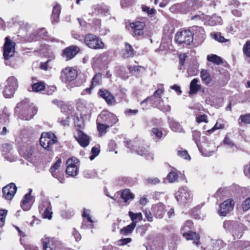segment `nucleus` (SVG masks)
Segmentation results:
<instances>
[{"label":"nucleus","mask_w":250,"mask_h":250,"mask_svg":"<svg viewBox=\"0 0 250 250\" xmlns=\"http://www.w3.org/2000/svg\"><path fill=\"white\" fill-rule=\"evenodd\" d=\"M17 191V187L14 183H11L2 188L3 197L6 200H11Z\"/></svg>","instance_id":"nucleus-15"},{"label":"nucleus","mask_w":250,"mask_h":250,"mask_svg":"<svg viewBox=\"0 0 250 250\" xmlns=\"http://www.w3.org/2000/svg\"><path fill=\"white\" fill-rule=\"evenodd\" d=\"M196 121L198 123L202 122L208 123L207 116L206 115H199L196 118Z\"/></svg>","instance_id":"nucleus-61"},{"label":"nucleus","mask_w":250,"mask_h":250,"mask_svg":"<svg viewBox=\"0 0 250 250\" xmlns=\"http://www.w3.org/2000/svg\"><path fill=\"white\" fill-rule=\"evenodd\" d=\"M77 71L72 67H66L61 72V78L62 80L64 82H71L77 77Z\"/></svg>","instance_id":"nucleus-10"},{"label":"nucleus","mask_w":250,"mask_h":250,"mask_svg":"<svg viewBox=\"0 0 250 250\" xmlns=\"http://www.w3.org/2000/svg\"><path fill=\"white\" fill-rule=\"evenodd\" d=\"M198 80L196 78L193 79L190 83V91L189 93L194 94L198 92L201 89V86L198 84Z\"/></svg>","instance_id":"nucleus-27"},{"label":"nucleus","mask_w":250,"mask_h":250,"mask_svg":"<svg viewBox=\"0 0 250 250\" xmlns=\"http://www.w3.org/2000/svg\"><path fill=\"white\" fill-rule=\"evenodd\" d=\"M177 155L181 158L188 160L190 159V157L186 150H183V149L178 150Z\"/></svg>","instance_id":"nucleus-46"},{"label":"nucleus","mask_w":250,"mask_h":250,"mask_svg":"<svg viewBox=\"0 0 250 250\" xmlns=\"http://www.w3.org/2000/svg\"><path fill=\"white\" fill-rule=\"evenodd\" d=\"M121 197L125 202L132 200L134 198V195L131 192L129 189H125L124 190L121 194Z\"/></svg>","instance_id":"nucleus-28"},{"label":"nucleus","mask_w":250,"mask_h":250,"mask_svg":"<svg viewBox=\"0 0 250 250\" xmlns=\"http://www.w3.org/2000/svg\"><path fill=\"white\" fill-rule=\"evenodd\" d=\"M152 133L156 136L160 138L163 135V133L161 130H160L158 128H153L152 129Z\"/></svg>","instance_id":"nucleus-64"},{"label":"nucleus","mask_w":250,"mask_h":250,"mask_svg":"<svg viewBox=\"0 0 250 250\" xmlns=\"http://www.w3.org/2000/svg\"><path fill=\"white\" fill-rule=\"evenodd\" d=\"M175 197L178 202L185 204L190 201L192 199V195L187 188L182 187L180 188L175 193Z\"/></svg>","instance_id":"nucleus-9"},{"label":"nucleus","mask_w":250,"mask_h":250,"mask_svg":"<svg viewBox=\"0 0 250 250\" xmlns=\"http://www.w3.org/2000/svg\"><path fill=\"white\" fill-rule=\"evenodd\" d=\"M122 55L124 58L132 57L134 56V50L132 46L127 42L125 43V47L122 50Z\"/></svg>","instance_id":"nucleus-25"},{"label":"nucleus","mask_w":250,"mask_h":250,"mask_svg":"<svg viewBox=\"0 0 250 250\" xmlns=\"http://www.w3.org/2000/svg\"><path fill=\"white\" fill-rule=\"evenodd\" d=\"M131 241V239L130 238L120 239L118 241V245L119 246H123L130 243Z\"/></svg>","instance_id":"nucleus-62"},{"label":"nucleus","mask_w":250,"mask_h":250,"mask_svg":"<svg viewBox=\"0 0 250 250\" xmlns=\"http://www.w3.org/2000/svg\"><path fill=\"white\" fill-rule=\"evenodd\" d=\"M32 88L33 91L38 92L45 89V84L42 82L37 83L32 85Z\"/></svg>","instance_id":"nucleus-39"},{"label":"nucleus","mask_w":250,"mask_h":250,"mask_svg":"<svg viewBox=\"0 0 250 250\" xmlns=\"http://www.w3.org/2000/svg\"><path fill=\"white\" fill-rule=\"evenodd\" d=\"M169 124L171 129L174 132H182L183 129L182 126L173 119L169 120Z\"/></svg>","instance_id":"nucleus-29"},{"label":"nucleus","mask_w":250,"mask_h":250,"mask_svg":"<svg viewBox=\"0 0 250 250\" xmlns=\"http://www.w3.org/2000/svg\"><path fill=\"white\" fill-rule=\"evenodd\" d=\"M243 52L245 56L250 59V41H247L244 45Z\"/></svg>","instance_id":"nucleus-45"},{"label":"nucleus","mask_w":250,"mask_h":250,"mask_svg":"<svg viewBox=\"0 0 250 250\" xmlns=\"http://www.w3.org/2000/svg\"><path fill=\"white\" fill-rule=\"evenodd\" d=\"M62 163V159L59 158H58L56 161L54 163L53 165L50 167L49 169V171L51 173L52 176L58 180H60L59 178V172H56V170H58Z\"/></svg>","instance_id":"nucleus-24"},{"label":"nucleus","mask_w":250,"mask_h":250,"mask_svg":"<svg viewBox=\"0 0 250 250\" xmlns=\"http://www.w3.org/2000/svg\"><path fill=\"white\" fill-rule=\"evenodd\" d=\"M74 137L79 144L83 147H86L89 144V137L80 130H77Z\"/></svg>","instance_id":"nucleus-16"},{"label":"nucleus","mask_w":250,"mask_h":250,"mask_svg":"<svg viewBox=\"0 0 250 250\" xmlns=\"http://www.w3.org/2000/svg\"><path fill=\"white\" fill-rule=\"evenodd\" d=\"M97 9H99V12L101 13L102 14L106 15V14L108 12V9L104 6H97Z\"/></svg>","instance_id":"nucleus-63"},{"label":"nucleus","mask_w":250,"mask_h":250,"mask_svg":"<svg viewBox=\"0 0 250 250\" xmlns=\"http://www.w3.org/2000/svg\"><path fill=\"white\" fill-rule=\"evenodd\" d=\"M210 24L214 26L217 24H221L222 22V19L220 16L216 15L212 16L210 19Z\"/></svg>","instance_id":"nucleus-43"},{"label":"nucleus","mask_w":250,"mask_h":250,"mask_svg":"<svg viewBox=\"0 0 250 250\" xmlns=\"http://www.w3.org/2000/svg\"><path fill=\"white\" fill-rule=\"evenodd\" d=\"M234 201L229 199L224 201L219 207L218 213L221 216H225L233 209Z\"/></svg>","instance_id":"nucleus-12"},{"label":"nucleus","mask_w":250,"mask_h":250,"mask_svg":"<svg viewBox=\"0 0 250 250\" xmlns=\"http://www.w3.org/2000/svg\"><path fill=\"white\" fill-rule=\"evenodd\" d=\"M61 12V7L59 5H56L53 7L51 19L52 22H57L59 18Z\"/></svg>","instance_id":"nucleus-30"},{"label":"nucleus","mask_w":250,"mask_h":250,"mask_svg":"<svg viewBox=\"0 0 250 250\" xmlns=\"http://www.w3.org/2000/svg\"><path fill=\"white\" fill-rule=\"evenodd\" d=\"M78 172V167H67L66 168V173L72 177H75Z\"/></svg>","instance_id":"nucleus-41"},{"label":"nucleus","mask_w":250,"mask_h":250,"mask_svg":"<svg viewBox=\"0 0 250 250\" xmlns=\"http://www.w3.org/2000/svg\"><path fill=\"white\" fill-rule=\"evenodd\" d=\"M5 43L3 46V57L5 60V64L11 66L9 60L14 56L15 53V43L11 41L9 37H6Z\"/></svg>","instance_id":"nucleus-6"},{"label":"nucleus","mask_w":250,"mask_h":250,"mask_svg":"<svg viewBox=\"0 0 250 250\" xmlns=\"http://www.w3.org/2000/svg\"><path fill=\"white\" fill-rule=\"evenodd\" d=\"M125 146L129 149L131 152L135 151L138 154L144 156L146 159L150 160L153 159V155L149 152L148 150L142 146V142L140 141H133L126 140L124 142Z\"/></svg>","instance_id":"nucleus-2"},{"label":"nucleus","mask_w":250,"mask_h":250,"mask_svg":"<svg viewBox=\"0 0 250 250\" xmlns=\"http://www.w3.org/2000/svg\"><path fill=\"white\" fill-rule=\"evenodd\" d=\"M163 89L162 87L159 88L155 91L153 96L146 98L141 103V104H143L146 102H149L150 104L154 106L155 104L162 101L161 95L163 93Z\"/></svg>","instance_id":"nucleus-13"},{"label":"nucleus","mask_w":250,"mask_h":250,"mask_svg":"<svg viewBox=\"0 0 250 250\" xmlns=\"http://www.w3.org/2000/svg\"><path fill=\"white\" fill-rule=\"evenodd\" d=\"M84 42L87 47L95 50L103 49L104 46L102 40L92 34H87L85 35Z\"/></svg>","instance_id":"nucleus-4"},{"label":"nucleus","mask_w":250,"mask_h":250,"mask_svg":"<svg viewBox=\"0 0 250 250\" xmlns=\"http://www.w3.org/2000/svg\"><path fill=\"white\" fill-rule=\"evenodd\" d=\"M39 210L42 213L43 218L51 219L52 218V211L51 203L49 201L45 200L42 201L39 205Z\"/></svg>","instance_id":"nucleus-11"},{"label":"nucleus","mask_w":250,"mask_h":250,"mask_svg":"<svg viewBox=\"0 0 250 250\" xmlns=\"http://www.w3.org/2000/svg\"><path fill=\"white\" fill-rule=\"evenodd\" d=\"M34 154V150L32 147H28L23 152L22 155L24 157L27 159H29L32 157Z\"/></svg>","instance_id":"nucleus-47"},{"label":"nucleus","mask_w":250,"mask_h":250,"mask_svg":"<svg viewBox=\"0 0 250 250\" xmlns=\"http://www.w3.org/2000/svg\"><path fill=\"white\" fill-rule=\"evenodd\" d=\"M212 38L215 40L218 41L219 42H226L227 40H226L224 37H223L220 33H215L212 35Z\"/></svg>","instance_id":"nucleus-54"},{"label":"nucleus","mask_w":250,"mask_h":250,"mask_svg":"<svg viewBox=\"0 0 250 250\" xmlns=\"http://www.w3.org/2000/svg\"><path fill=\"white\" fill-rule=\"evenodd\" d=\"M99 94L102 98L105 100L108 104L113 105L115 104V97L108 90L106 89H100Z\"/></svg>","instance_id":"nucleus-19"},{"label":"nucleus","mask_w":250,"mask_h":250,"mask_svg":"<svg viewBox=\"0 0 250 250\" xmlns=\"http://www.w3.org/2000/svg\"><path fill=\"white\" fill-rule=\"evenodd\" d=\"M201 77L202 81L206 84H208L210 83L211 78L210 74L208 70H203L201 72Z\"/></svg>","instance_id":"nucleus-35"},{"label":"nucleus","mask_w":250,"mask_h":250,"mask_svg":"<svg viewBox=\"0 0 250 250\" xmlns=\"http://www.w3.org/2000/svg\"><path fill=\"white\" fill-rule=\"evenodd\" d=\"M97 119L98 121L103 122L109 126H112L118 121V119L116 115L106 110H103Z\"/></svg>","instance_id":"nucleus-8"},{"label":"nucleus","mask_w":250,"mask_h":250,"mask_svg":"<svg viewBox=\"0 0 250 250\" xmlns=\"http://www.w3.org/2000/svg\"><path fill=\"white\" fill-rule=\"evenodd\" d=\"M102 75L100 73L96 74L91 80V85L92 87H95L101 84Z\"/></svg>","instance_id":"nucleus-42"},{"label":"nucleus","mask_w":250,"mask_h":250,"mask_svg":"<svg viewBox=\"0 0 250 250\" xmlns=\"http://www.w3.org/2000/svg\"><path fill=\"white\" fill-rule=\"evenodd\" d=\"M193 224L191 221L188 220L184 226L181 228V232L183 236L187 240H193V243L196 245H200V236L198 233L190 231Z\"/></svg>","instance_id":"nucleus-3"},{"label":"nucleus","mask_w":250,"mask_h":250,"mask_svg":"<svg viewBox=\"0 0 250 250\" xmlns=\"http://www.w3.org/2000/svg\"><path fill=\"white\" fill-rule=\"evenodd\" d=\"M129 25L133 31V35L141 36L144 34V29L146 25L145 22L136 21L131 22Z\"/></svg>","instance_id":"nucleus-17"},{"label":"nucleus","mask_w":250,"mask_h":250,"mask_svg":"<svg viewBox=\"0 0 250 250\" xmlns=\"http://www.w3.org/2000/svg\"><path fill=\"white\" fill-rule=\"evenodd\" d=\"M128 214L132 221V223H135V226L136 225L137 222L141 221L143 219L142 214L140 212L135 213L131 211H129Z\"/></svg>","instance_id":"nucleus-34"},{"label":"nucleus","mask_w":250,"mask_h":250,"mask_svg":"<svg viewBox=\"0 0 250 250\" xmlns=\"http://www.w3.org/2000/svg\"><path fill=\"white\" fill-rule=\"evenodd\" d=\"M96 175V171L94 169L86 170L83 172L84 177L88 179L94 178Z\"/></svg>","instance_id":"nucleus-48"},{"label":"nucleus","mask_w":250,"mask_h":250,"mask_svg":"<svg viewBox=\"0 0 250 250\" xmlns=\"http://www.w3.org/2000/svg\"><path fill=\"white\" fill-rule=\"evenodd\" d=\"M152 209L156 218H162L165 212V206L161 203H159L153 205Z\"/></svg>","instance_id":"nucleus-21"},{"label":"nucleus","mask_w":250,"mask_h":250,"mask_svg":"<svg viewBox=\"0 0 250 250\" xmlns=\"http://www.w3.org/2000/svg\"><path fill=\"white\" fill-rule=\"evenodd\" d=\"M21 27L19 29V33L21 34V36L26 37L25 35L27 33L28 24L26 22H23L20 24Z\"/></svg>","instance_id":"nucleus-44"},{"label":"nucleus","mask_w":250,"mask_h":250,"mask_svg":"<svg viewBox=\"0 0 250 250\" xmlns=\"http://www.w3.org/2000/svg\"><path fill=\"white\" fill-rule=\"evenodd\" d=\"M4 157L5 159L11 162H15L18 159L17 155L15 154L13 151L8 152V153H4Z\"/></svg>","instance_id":"nucleus-40"},{"label":"nucleus","mask_w":250,"mask_h":250,"mask_svg":"<svg viewBox=\"0 0 250 250\" xmlns=\"http://www.w3.org/2000/svg\"><path fill=\"white\" fill-rule=\"evenodd\" d=\"M79 51L80 48L78 46L72 45L63 51V55L67 60H70L74 57Z\"/></svg>","instance_id":"nucleus-23"},{"label":"nucleus","mask_w":250,"mask_h":250,"mask_svg":"<svg viewBox=\"0 0 250 250\" xmlns=\"http://www.w3.org/2000/svg\"><path fill=\"white\" fill-rule=\"evenodd\" d=\"M169 10L173 13H186L184 4L183 3H176L169 8Z\"/></svg>","instance_id":"nucleus-26"},{"label":"nucleus","mask_w":250,"mask_h":250,"mask_svg":"<svg viewBox=\"0 0 250 250\" xmlns=\"http://www.w3.org/2000/svg\"><path fill=\"white\" fill-rule=\"evenodd\" d=\"M90 210L86 208L83 209V216L86 219V221L85 220L83 221L81 226L82 229H85L93 227L94 221L90 217Z\"/></svg>","instance_id":"nucleus-18"},{"label":"nucleus","mask_w":250,"mask_h":250,"mask_svg":"<svg viewBox=\"0 0 250 250\" xmlns=\"http://www.w3.org/2000/svg\"><path fill=\"white\" fill-rule=\"evenodd\" d=\"M19 109L21 111V113H19L20 117L25 120L31 119L37 112V109L35 106L29 104L27 99L17 104L15 109V112H19Z\"/></svg>","instance_id":"nucleus-1"},{"label":"nucleus","mask_w":250,"mask_h":250,"mask_svg":"<svg viewBox=\"0 0 250 250\" xmlns=\"http://www.w3.org/2000/svg\"><path fill=\"white\" fill-rule=\"evenodd\" d=\"M6 86H10V87L17 89L18 86L17 79L14 76L9 77L7 80Z\"/></svg>","instance_id":"nucleus-36"},{"label":"nucleus","mask_w":250,"mask_h":250,"mask_svg":"<svg viewBox=\"0 0 250 250\" xmlns=\"http://www.w3.org/2000/svg\"><path fill=\"white\" fill-rule=\"evenodd\" d=\"M78 160L75 157L68 159L66 161L67 167H78Z\"/></svg>","instance_id":"nucleus-52"},{"label":"nucleus","mask_w":250,"mask_h":250,"mask_svg":"<svg viewBox=\"0 0 250 250\" xmlns=\"http://www.w3.org/2000/svg\"><path fill=\"white\" fill-rule=\"evenodd\" d=\"M7 214V211L5 210H0V227L4 225L5 220V216Z\"/></svg>","instance_id":"nucleus-56"},{"label":"nucleus","mask_w":250,"mask_h":250,"mask_svg":"<svg viewBox=\"0 0 250 250\" xmlns=\"http://www.w3.org/2000/svg\"><path fill=\"white\" fill-rule=\"evenodd\" d=\"M193 37L192 33L189 30H184L178 32L175 35V41L183 46L189 45L192 42Z\"/></svg>","instance_id":"nucleus-7"},{"label":"nucleus","mask_w":250,"mask_h":250,"mask_svg":"<svg viewBox=\"0 0 250 250\" xmlns=\"http://www.w3.org/2000/svg\"><path fill=\"white\" fill-rule=\"evenodd\" d=\"M225 127V124L224 121L222 120H219L217 121L216 123L215 124L214 127L210 130L211 131H214L216 129H223Z\"/></svg>","instance_id":"nucleus-53"},{"label":"nucleus","mask_w":250,"mask_h":250,"mask_svg":"<svg viewBox=\"0 0 250 250\" xmlns=\"http://www.w3.org/2000/svg\"><path fill=\"white\" fill-rule=\"evenodd\" d=\"M178 178V174L174 171H171L167 176V180L170 183L176 182Z\"/></svg>","instance_id":"nucleus-50"},{"label":"nucleus","mask_w":250,"mask_h":250,"mask_svg":"<svg viewBox=\"0 0 250 250\" xmlns=\"http://www.w3.org/2000/svg\"><path fill=\"white\" fill-rule=\"evenodd\" d=\"M142 10L149 15H153L156 13V10L154 8H150L145 5H142Z\"/></svg>","instance_id":"nucleus-57"},{"label":"nucleus","mask_w":250,"mask_h":250,"mask_svg":"<svg viewBox=\"0 0 250 250\" xmlns=\"http://www.w3.org/2000/svg\"><path fill=\"white\" fill-rule=\"evenodd\" d=\"M201 133L200 131L197 130H194L192 132V138L194 142L196 144L198 149H200V140L201 138Z\"/></svg>","instance_id":"nucleus-38"},{"label":"nucleus","mask_w":250,"mask_h":250,"mask_svg":"<svg viewBox=\"0 0 250 250\" xmlns=\"http://www.w3.org/2000/svg\"><path fill=\"white\" fill-rule=\"evenodd\" d=\"M183 3L184 4L186 13L195 10L201 5V2L198 0H186Z\"/></svg>","instance_id":"nucleus-22"},{"label":"nucleus","mask_w":250,"mask_h":250,"mask_svg":"<svg viewBox=\"0 0 250 250\" xmlns=\"http://www.w3.org/2000/svg\"><path fill=\"white\" fill-rule=\"evenodd\" d=\"M16 89L10 87V86L5 85L4 90L3 91V95L6 98H10L13 96Z\"/></svg>","instance_id":"nucleus-37"},{"label":"nucleus","mask_w":250,"mask_h":250,"mask_svg":"<svg viewBox=\"0 0 250 250\" xmlns=\"http://www.w3.org/2000/svg\"><path fill=\"white\" fill-rule=\"evenodd\" d=\"M44 250H55L59 243L54 238L44 236L42 239Z\"/></svg>","instance_id":"nucleus-14"},{"label":"nucleus","mask_w":250,"mask_h":250,"mask_svg":"<svg viewBox=\"0 0 250 250\" xmlns=\"http://www.w3.org/2000/svg\"><path fill=\"white\" fill-rule=\"evenodd\" d=\"M207 59L208 61L212 63L219 65L223 63V60L221 57L215 54L208 55L207 56Z\"/></svg>","instance_id":"nucleus-32"},{"label":"nucleus","mask_w":250,"mask_h":250,"mask_svg":"<svg viewBox=\"0 0 250 250\" xmlns=\"http://www.w3.org/2000/svg\"><path fill=\"white\" fill-rule=\"evenodd\" d=\"M163 101L159 102V103L155 104L154 106H157L159 109L164 112H168L170 110V106L168 104L163 105L162 104Z\"/></svg>","instance_id":"nucleus-51"},{"label":"nucleus","mask_w":250,"mask_h":250,"mask_svg":"<svg viewBox=\"0 0 250 250\" xmlns=\"http://www.w3.org/2000/svg\"><path fill=\"white\" fill-rule=\"evenodd\" d=\"M58 141L56 135L52 132L42 133L41 135L40 142V144L44 149L51 150L52 146Z\"/></svg>","instance_id":"nucleus-5"},{"label":"nucleus","mask_w":250,"mask_h":250,"mask_svg":"<svg viewBox=\"0 0 250 250\" xmlns=\"http://www.w3.org/2000/svg\"><path fill=\"white\" fill-rule=\"evenodd\" d=\"M135 226H136L135 223H131L130 224L127 226L126 227H124L121 230V234L124 235H127L131 233L134 229Z\"/></svg>","instance_id":"nucleus-33"},{"label":"nucleus","mask_w":250,"mask_h":250,"mask_svg":"<svg viewBox=\"0 0 250 250\" xmlns=\"http://www.w3.org/2000/svg\"><path fill=\"white\" fill-rule=\"evenodd\" d=\"M97 125L98 130L101 135L105 134L106 132L107 129L110 127L103 122L98 121V119H97Z\"/></svg>","instance_id":"nucleus-31"},{"label":"nucleus","mask_w":250,"mask_h":250,"mask_svg":"<svg viewBox=\"0 0 250 250\" xmlns=\"http://www.w3.org/2000/svg\"><path fill=\"white\" fill-rule=\"evenodd\" d=\"M242 208L245 211L250 208V197L247 198L242 204Z\"/></svg>","instance_id":"nucleus-55"},{"label":"nucleus","mask_w":250,"mask_h":250,"mask_svg":"<svg viewBox=\"0 0 250 250\" xmlns=\"http://www.w3.org/2000/svg\"><path fill=\"white\" fill-rule=\"evenodd\" d=\"M200 148L199 150L202 155L207 157L210 156L216 150L215 146L212 144L208 145L207 143H204L200 145Z\"/></svg>","instance_id":"nucleus-20"},{"label":"nucleus","mask_w":250,"mask_h":250,"mask_svg":"<svg viewBox=\"0 0 250 250\" xmlns=\"http://www.w3.org/2000/svg\"><path fill=\"white\" fill-rule=\"evenodd\" d=\"M21 206L22 209L24 211L29 210L31 207V205L29 202H25V201H22L21 202Z\"/></svg>","instance_id":"nucleus-60"},{"label":"nucleus","mask_w":250,"mask_h":250,"mask_svg":"<svg viewBox=\"0 0 250 250\" xmlns=\"http://www.w3.org/2000/svg\"><path fill=\"white\" fill-rule=\"evenodd\" d=\"M239 119L241 123L245 124H250V114H246L240 116Z\"/></svg>","instance_id":"nucleus-58"},{"label":"nucleus","mask_w":250,"mask_h":250,"mask_svg":"<svg viewBox=\"0 0 250 250\" xmlns=\"http://www.w3.org/2000/svg\"><path fill=\"white\" fill-rule=\"evenodd\" d=\"M12 151V146L10 144H4L2 146V154L4 155V153H8Z\"/></svg>","instance_id":"nucleus-59"},{"label":"nucleus","mask_w":250,"mask_h":250,"mask_svg":"<svg viewBox=\"0 0 250 250\" xmlns=\"http://www.w3.org/2000/svg\"><path fill=\"white\" fill-rule=\"evenodd\" d=\"M223 143L225 145H227L228 146L231 148H232L233 151H235V150L237 149V147L235 146L231 140L227 136H225L223 141Z\"/></svg>","instance_id":"nucleus-49"}]
</instances>
